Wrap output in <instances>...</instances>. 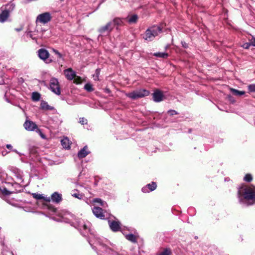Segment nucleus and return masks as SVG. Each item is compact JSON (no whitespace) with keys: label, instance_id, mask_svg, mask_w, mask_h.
Wrapping results in <instances>:
<instances>
[{"label":"nucleus","instance_id":"nucleus-1","mask_svg":"<svg viewBox=\"0 0 255 255\" xmlns=\"http://www.w3.org/2000/svg\"><path fill=\"white\" fill-rule=\"evenodd\" d=\"M91 237L88 240L92 248L95 250H98V255H106V254H111L112 255H126L124 254H120L113 251L110 248L107 247L105 242L107 241L105 239H102L97 237L92 233H90Z\"/></svg>","mask_w":255,"mask_h":255},{"label":"nucleus","instance_id":"nucleus-2","mask_svg":"<svg viewBox=\"0 0 255 255\" xmlns=\"http://www.w3.org/2000/svg\"><path fill=\"white\" fill-rule=\"evenodd\" d=\"M238 197L243 206H249L255 204V186L251 185L239 188Z\"/></svg>","mask_w":255,"mask_h":255},{"label":"nucleus","instance_id":"nucleus-3","mask_svg":"<svg viewBox=\"0 0 255 255\" xmlns=\"http://www.w3.org/2000/svg\"><path fill=\"white\" fill-rule=\"evenodd\" d=\"M76 224L75 228L78 229L83 236H86L87 234L91 231V224L89 222L85 221L82 219H79Z\"/></svg>","mask_w":255,"mask_h":255},{"label":"nucleus","instance_id":"nucleus-4","mask_svg":"<svg viewBox=\"0 0 255 255\" xmlns=\"http://www.w3.org/2000/svg\"><path fill=\"white\" fill-rule=\"evenodd\" d=\"M149 92L145 89H141L133 91L132 92L127 94V96L129 98L135 100L149 95Z\"/></svg>","mask_w":255,"mask_h":255},{"label":"nucleus","instance_id":"nucleus-5","mask_svg":"<svg viewBox=\"0 0 255 255\" xmlns=\"http://www.w3.org/2000/svg\"><path fill=\"white\" fill-rule=\"evenodd\" d=\"M11 193L12 192L7 190L6 188H2L0 187V197L9 204L13 205L14 200L12 199H10L9 197Z\"/></svg>","mask_w":255,"mask_h":255},{"label":"nucleus","instance_id":"nucleus-6","mask_svg":"<svg viewBox=\"0 0 255 255\" xmlns=\"http://www.w3.org/2000/svg\"><path fill=\"white\" fill-rule=\"evenodd\" d=\"M50 88L51 91L57 95L60 94V88L58 81L56 78H51L50 81Z\"/></svg>","mask_w":255,"mask_h":255},{"label":"nucleus","instance_id":"nucleus-7","mask_svg":"<svg viewBox=\"0 0 255 255\" xmlns=\"http://www.w3.org/2000/svg\"><path fill=\"white\" fill-rule=\"evenodd\" d=\"M51 15L49 12H45L39 14L36 18V21L40 23L45 24L51 21Z\"/></svg>","mask_w":255,"mask_h":255},{"label":"nucleus","instance_id":"nucleus-8","mask_svg":"<svg viewBox=\"0 0 255 255\" xmlns=\"http://www.w3.org/2000/svg\"><path fill=\"white\" fill-rule=\"evenodd\" d=\"M114 27V24H113L112 21H109L105 25L100 27L98 31L101 34L110 33L113 30Z\"/></svg>","mask_w":255,"mask_h":255},{"label":"nucleus","instance_id":"nucleus-9","mask_svg":"<svg viewBox=\"0 0 255 255\" xmlns=\"http://www.w3.org/2000/svg\"><path fill=\"white\" fill-rule=\"evenodd\" d=\"M108 223L112 231L116 232L120 230L121 223L119 221L110 220L108 221Z\"/></svg>","mask_w":255,"mask_h":255},{"label":"nucleus","instance_id":"nucleus-10","mask_svg":"<svg viewBox=\"0 0 255 255\" xmlns=\"http://www.w3.org/2000/svg\"><path fill=\"white\" fill-rule=\"evenodd\" d=\"M23 126L25 129L28 131H35L38 128L34 123L27 120L24 123Z\"/></svg>","mask_w":255,"mask_h":255},{"label":"nucleus","instance_id":"nucleus-11","mask_svg":"<svg viewBox=\"0 0 255 255\" xmlns=\"http://www.w3.org/2000/svg\"><path fill=\"white\" fill-rule=\"evenodd\" d=\"M92 211L94 215L97 218H100L101 219H105V215L103 212V209L99 207H94L92 209Z\"/></svg>","mask_w":255,"mask_h":255},{"label":"nucleus","instance_id":"nucleus-12","mask_svg":"<svg viewBox=\"0 0 255 255\" xmlns=\"http://www.w3.org/2000/svg\"><path fill=\"white\" fill-rule=\"evenodd\" d=\"M164 95L162 91L158 89H156L152 94V98L154 101L159 102L163 100Z\"/></svg>","mask_w":255,"mask_h":255},{"label":"nucleus","instance_id":"nucleus-13","mask_svg":"<svg viewBox=\"0 0 255 255\" xmlns=\"http://www.w3.org/2000/svg\"><path fill=\"white\" fill-rule=\"evenodd\" d=\"M157 187L156 184L154 182L147 184L146 186L142 188V191L143 193H149L154 190Z\"/></svg>","mask_w":255,"mask_h":255},{"label":"nucleus","instance_id":"nucleus-14","mask_svg":"<svg viewBox=\"0 0 255 255\" xmlns=\"http://www.w3.org/2000/svg\"><path fill=\"white\" fill-rule=\"evenodd\" d=\"M38 55L39 57L44 61L47 60L49 56L48 51L44 48H41L38 50Z\"/></svg>","mask_w":255,"mask_h":255},{"label":"nucleus","instance_id":"nucleus-15","mask_svg":"<svg viewBox=\"0 0 255 255\" xmlns=\"http://www.w3.org/2000/svg\"><path fill=\"white\" fill-rule=\"evenodd\" d=\"M149 29L154 37L157 36L159 33L162 32V27L160 25H153L151 27H150Z\"/></svg>","mask_w":255,"mask_h":255},{"label":"nucleus","instance_id":"nucleus-16","mask_svg":"<svg viewBox=\"0 0 255 255\" xmlns=\"http://www.w3.org/2000/svg\"><path fill=\"white\" fill-rule=\"evenodd\" d=\"M64 73L66 77L69 80H72L76 77V73L71 68L64 70Z\"/></svg>","mask_w":255,"mask_h":255},{"label":"nucleus","instance_id":"nucleus-17","mask_svg":"<svg viewBox=\"0 0 255 255\" xmlns=\"http://www.w3.org/2000/svg\"><path fill=\"white\" fill-rule=\"evenodd\" d=\"M89 153L90 151L88 149L87 146L86 145L78 151L77 156L79 158L81 159L85 157Z\"/></svg>","mask_w":255,"mask_h":255},{"label":"nucleus","instance_id":"nucleus-18","mask_svg":"<svg viewBox=\"0 0 255 255\" xmlns=\"http://www.w3.org/2000/svg\"><path fill=\"white\" fill-rule=\"evenodd\" d=\"M40 108L42 110L44 111H52L55 110L53 106L49 105L47 102L44 100L41 101Z\"/></svg>","mask_w":255,"mask_h":255},{"label":"nucleus","instance_id":"nucleus-19","mask_svg":"<svg viewBox=\"0 0 255 255\" xmlns=\"http://www.w3.org/2000/svg\"><path fill=\"white\" fill-rule=\"evenodd\" d=\"M13 173L16 178L17 181L21 183L23 181V173L22 172L18 169L15 168L13 169Z\"/></svg>","mask_w":255,"mask_h":255},{"label":"nucleus","instance_id":"nucleus-20","mask_svg":"<svg viewBox=\"0 0 255 255\" xmlns=\"http://www.w3.org/2000/svg\"><path fill=\"white\" fill-rule=\"evenodd\" d=\"M9 16V11L7 9L3 10L0 13V22L5 21Z\"/></svg>","mask_w":255,"mask_h":255},{"label":"nucleus","instance_id":"nucleus-21","mask_svg":"<svg viewBox=\"0 0 255 255\" xmlns=\"http://www.w3.org/2000/svg\"><path fill=\"white\" fill-rule=\"evenodd\" d=\"M51 200L53 202L58 203L62 200V195L55 192L51 195Z\"/></svg>","mask_w":255,"mask_h":255},{"label":"nucleus","instance_id":"nucleus-22","mask_svg":"<svg viewBox=\"0 0 255 255\" xmlns=\"http://www.w3.org/2000/svg\"><path fill=\"white\" fill-rule=\"evenodd\" d=\"M32 196L34 199H36L37 200H42L43 201L48 202H50V199L49 197H45L44 196H43V194H40L38 193H33Z\"/></svg>","mask_w":255,"mask_h":255},{"label":"nucleus","instance_id":"nucleus-23","mask_svg":"<svg viewBox=\"0 0 255 255\" xmlns=\"http://www.w3.org/2000/svg\"><path fill=\"white\" fill-rule=\"evenodd\" d=\"M113 24H114V27L117 26V29H118V26H122L124 24V22L122 19L119 17H116L113 19L112 21Z\"/></svg>","mask_w":255,"mask_h":255},{"label":"nucleus","instance_id":"nucleus-24","mask_svg":"<svg viewBox=\"0 0 255 255\" xmlns=\"http://www.w3.org/2000/svg\"><path fill=\"white\" fill-rule=\"evenodd\" d=\"M154 37L148 28L145 31L144 38L146 40L151 41Z\"/></svg>","mask_w":255,"mask_h":255},{"label":"nucleus","instance_id":"nucleus-25","mask_svg":"<svg viewBox=\"0 0 255 255\" xmlns=\"http://www.w3.org/2000/svg\"><path fill=\"white\" fill-rule=\"evenodd\" d=\"M230 91L232 92V93L236 96H241L242 95H244L246 94V92L243 91H239L238 90L231 88L230 89Z\"/></svg>","mask_w":255,"mask_h":255},{"label":"nucleus","instance_id":"nucleus-26","mask_svg":"<svg viewBox=\"0 0 255 255\" xmlns=\"http://www.w3.org/2000/svg\"><path fill=\"white\" fill-rule=\"evenodd\" d=\"M61 143L63 148L68 149L70 148V142L67 137H64L61 140Z\"/></svg>","mask_w":255,"mask_h":255},{"label":"nucleus","instance_id":"nucleus-27","mask_svg":"<svg viewBox=\"0 0 255 255\" xmlns=\"http://www.w3.org/2000/svg\"><path fill=\"white\" fill-rule=\"evenodd\" d=\"M126 238L128 240L130 241L133 243H136L137 242L136 237L132 234L127 235L126 236Z\"/></svg>","mask_w":255,"mask_h":255},{"label":"nucleus","instance_id":"nucleus-28","mask_svg":"<svg viewBox=\"0 0 255 255\" xmlns=\"http://www.w3.org/2000/svg\"><path fill=\"white\" fill-rule=\"evenodd\" d=\"M153 55L155 57L162 58L163 59H167L169 56V54L167 53L164 52H156L153 54Z\"/></svg>","mask_w":255,"mask_h":255},{"label":"nucleus","instance_id":"nucleus-29","mask_svg":"<svg viewBox=\"0 0 255 255\" xmlns=\"http://www.w3.org/2000/svg\"><path fill=\"white\" fill-rule=\"evenodd\" d=\"M40 94L37 92H34L32 93L31 99L33 101L37 102L40 100Z\"/></svg>","mask_w":255,"mask_h":255},{"label":"nucleus","instance_id":"nucleus-30","mask_svg":"<svg viewBox=\"0 0 255 255\" xmlns=\"http://www.w3.org/2000/svg\"><path fill=\"white\" fill-rule=\"evenodd\" d=\"M138 16L136 14L131 15L128 20L129 23H135L137 22Z\"/></svg>","mask_w":255,"mask_h":255},{"label":"nucleus","instance_id":"nucleus-31","mask_svg":"<svg viewBox=\"0 0 255 255\" xmlns=\"http://www.w3.org/2000/svg\"><path fill=\"white\" fill-rule=\"evenodd\" d=\"M84 89L88 92H91L94 90L92 85L90 83H87L84 86Z\"/></svg>","mask_w":255,"mask_h":255},{"label":"nucleus","instance_id":"nucleus-32","mask_svg":"<svg viewBox=\"0 0 255 255\" xmlns=\"http://www.w3.org/2000/svg\"><path fill=\"white\" fill-rule=\"evenodd\" d=\"M37 133H38V134L40 135V136L42 138V139H46V135L43 134L42 133V132L41 131V130L38 128L36 129V130H35Z\"/></svg>","mask_w":255,"mask_h":255},{"label":"nucleus","instance_id":"nucleus-33","mask_svg":"<svg viewBox=\"0 0 255 255\" xmlns=\"http://www.w3.org/2000/svg\"><path fill=\"white\" fill-rule=\"evenodd\" d=\"M74 83L76 84H79L82 83V79L80 76H78L76 75V77L73 79Z\"/></svg>","mask_w":255,"mask_h":255},{"label":"nucleus","instance_id":"nucleus-34","mask_svg":"<svg viewBox=\"0 0 255 255\" xmlns=\"http://www.w3.org/2000/svg\"><path fill=\"white\" fill-rule=\"evenodd\" d=\"M253 179V177L251 174H247L244 177V180L246 182H251Z\"/></svg>","mask_w":255,"mask_h":255},{"label":"nucleus","instance_id":"nucleus-35","mask_svg":"<svg viewBox=\"0 0 255 255\" xmlns=\"http://www.w3.org/2000/svg\"><path fill=\"white\" fill-rule=\"evenodd\" d=\"M171 252L169 249H166L159 255H171Z\"/></svg>","mask_w":255,"mask_h":255},{"label":"nucleus","instance_id":"nucleus-36","mask_svg":"<svg viewBox=\"0 0 255 255\" xmlns=\"http://www.w3.org/2000/svg\"><path fill=\"white\" fill-rule=\"evenodd\" d=\"M248 89L250 92H255V84H251L248 86Z\"/></svg>","mask_w":255,"mask_h":255},{"label":"nucleus","instance_id":"nucleus-37","mask_svg":"<svg viewBox=\"0 0 255 255\" xmlns=\"http://www.w3.org/2000/svg\"><path fill=\"white\" fill-rule=\"evenodd\" d=\"M72 195V196L79 199H81L83 197V195L79 193H74Z\"/></svg>","mask_w":255,"mask_h":255},{"label":"nucleus","instance_id":"nucleus-38","mask_svg":"<svg viewBox=\"0 0 255 255\" xmlns=\"http://www.w3.org/2000/svg\"><path fill=\"white\" fill-rule=\"evenodd\" d=\"M53 52L57 56L58 58H62V55L57 50L53 49Z\"/></svg>","mask_w":255,"mask_h":255},{"label":"nucleus","instance_id":"nucleus-39","mask_svg":"<svg viewBox=\"0 0 255 255\" xmlns=\"http://www.w3.org/2000/svg\"><path fill=\"white\" fill-rule=\"evenodd\" d=\"M79 123L81 125H85L87 124V120L85 119L84 118H81L79 119Z\"/></svg>","mask_w":255,"mask_h":255},{"label":"nucleus","instance_id":"nucleus-40","mask_svg":"<svg viewBox=\"0 0 255 255\" xmlns=\"http://www.w3.org/2000/svg\"><path fill=\"white\" fill-rule=\"evenodd\" d=\"M94 202L95 203H98L100 204V205H101L102 206H104V202L101 199H99V198L95 199L94 200Z\"/></svg>","mask_w":255,"mask_h":255},{"label":"nucleus","instance_id":"nucleus-41","mask_svg":"<svg viewBox=\"0 0 255 255\" xmlns=\"http://www.w3.org/2000/svg\"><path fill=\"white\" fill-rule=\"evenodd\" d=\"M227 99L229 101H230L232 103H234L236 102L234 98L230 95L227 96Z\"/></svg>","mask_w":255,"mask_h":255},{"label":"nucleus","instance_id":"nucleus-42","mask_svg":"<svg viewBox=\"0 0 255 255\" xmlns=\"http://www.w3.org/2000/svg\"><path fill=\"white\" fill-rule=\"evenodd\" d=\"M251 46V44L249 43H246L243 45V47L245 49H248L249 48L250 46Z\"/></svg>","mask_w":255,"mask_h":255},{"label":"nucleus","instance_id":"nucleus-43","mask_svg":"<svg viewBox=\"0 0 255 255\" xmlns=\"http://www.w3.org/2000/svg\"><path fill=\"white\" fill-rule=\"evenodd\" d=\"M251 45L255 46V38H253L250 42Z\"/></svg>","mask_w":255,"mask_h":255},{"label":"nucleus","instance_id":"nucleus-44","mask_svg":"<svg viewBox=\"0 0 255 255\" xmlns=\"http://www.w3.org/2000/svg\"><path fill=\"white\" fill-rule=\"evenodd\" d=\"M181 44L184 48H187L188 47V44L185 41H182Z\"/></svg>","mask_w":255,"mask_h":255},{"label":"nucleus","instance_id":"nucleus-45","mask_svg":"<svg viewBox=\"0 0 255 255\" xmlns=\"http://www.w3.org/2000/svg\"><path fill=\"white\" fill-rule=\"evenodd\" d=\"M6 148H7V149H10V150H13V149H12V146L11 144H6Z\"/></svg>","mask_w":255,"mask_h":255},{"label":"nucleus","instance_id":"nucleus-46","mask_svg":"<svg viewBox=\"0 0 255 255\" xmlns=\"http://www.w3.org/2000/svg\"><path fill=\"white\" fill-rule=\"evenodd\" d=\"M12 151L18 154L19 156L21 155V153L19 152L16 149H13Z\"/></svg>","mask_w":255,"mask_h":255},{"label":"nucleus","instance_id":"nucleus-47","mask_svg":"<svg viewBox=\"0 0 255 255\" xmlns=\"http://www.w3.org/2000/svg\"><path fill=\"white\" fill-rule=\"evenodd\" d=\"M3 173V171H2V169L0 167V177L2 176V174Z\"/></svg>","mask_w":255,"mask_h":255},{"label":"nucleus","instance_id":"nucleus-48","mask_svg":"<svg viewBox=\"0 0 255 255\" xmlns=\"http://www.w3.org/2000/svg\"><path fill=\"white\" fill-rule=\"evenodd\" d=\"M8 153V152H7L6 151H3L2 152V155L3 156H4L7 153Z\"/></svg>","mask_w":255,"mask_h":255},{"label":"nucleus","instance_id":"nucleus-49","mask_svg":"<svg viewBox=\"0 0 255 255\" xmlns=\"http://www.w3.org/2000/svg\"><path fill=\"white\" fill-rule=\"evenodd\" d=\"M22 30V28H16L15 29V30H16L17 31H20Z\"/></svg>","mask_w":255,"mask_h":255},{"label":"nucleus","instance_id":"nucleus-50","mask_svg":"<svg viewBox=\"0 0 255 255\" xmlns=\"http://www.w3.org/2000/svg\"><path fill=\"white\" fill-rule=\"evenodd\" d=\"M168 112H175V111L174 110H170Z\"/></svg>","mask_w":255,"mask_h":255},{"label":"nucleus","instance_id":"nucleus-51","mask_svg":"<svg viewBox=\"0 0 255 255\" xmlns=\"http://www.w3.org/2000/svg\"><path fill=\"white\" fill-rule=\"evenodd\" d=\"M168 47H169V46H168V45H167V46L166 47L165 49H167Z\"/></svg>","mask_w":255,"mask_h":255},{"label":"nucleus","instance_id":"nucleus-52","mask_svg":"<svg viewBox=\"0 0 255 255\" xmlns=\"http://www.w3.org/2000/svg\"><path fill=\"white\" fill-rule=\"evenodd\" d=\"M174 115V114H173V113H171V115H172H172Z\"/></svg>","mask_w":255,"mask_h":255},{"label":"nucleus","instance_id":"nucleus-53","mask_svg":"<svg viewBox=\"0 0 255 255\" xmlns=\"http://www.w3.org/2000/svg\"><path fill=\"white\" fill-rule=\"evenodd\" d=\"M61 0V1H63L64 0Z\"/></svg>","mask_w":255,"mask_h":255}]
</instances>
